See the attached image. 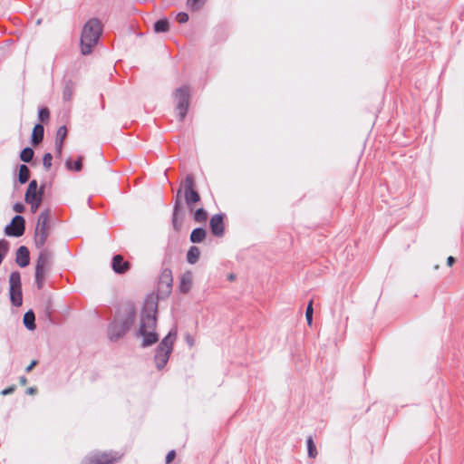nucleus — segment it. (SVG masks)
<instances>
[{
    "mask_svg": "<svg viewBox=\"0 0 464 464\" xmlns=\"http://www.w3.org/2000/svg\"><path fill=\"white\" fill-rule=\"evenodd\" d=\"M102 32V26L99 20L90 19L83 26L81 34V52L83 55L90 54L97 44Z\"/></svg>",
    "mask_w": 464,
    "mask_h": 464,
    "instance_id": "nucleus-1",
    "label": "nucleus"
},
{
    "mask_svg": "<svg viewBox=\"0 0 464 464\" xmlns=\"http://www.w3.org/2000/svg\"><path fill=\"white\" fill-rule=\"evenodd\" d=\"M123 457V453L116 450H92L89 452L80 464H115Z\"/></svg>",
    "mask_w": 464,
    "mask_h": 464,
    "instance_id": "nucleus-2",
    "label": "nucleus"
},
{
    "mask_svg": "<svg viewBox=\"0 0 464 464\" xmlns=\"http://www.w3.org/2000/svg\"><path fill=\"white\" fill-rule=\"evenodd\" d=\"M156 327L155 314H142L140 321V333L143 336V346L155 343L158 341V335L154 332Z\"/></svg>",
    "mask_w": 464,
    "mask_h": 464,
    "instance_id": "nucleus-3",
    "label": "nucleus"
},
{
    "mask_svg": "<svg viewBox=\"0 0 464 464\" xmlns=\"http://www.w3.org/2000/svg\"><path fill=\"white\" fill-rule=\"evenodd\" d=\"M176 338V334L171 332L160 342L155 355V362L159 369L163 368L169 358L172 352L173 343Z\"/></svg>",
    "mask_w": 464,
    "mask_h": 464,
    "instance_id": "nucleus-4",
    "label": "nucleus"
},
{
    "mask_svg": "<svg viewBox=\"0 0 464 464\" xmlns=\"http://www.w3.org/2000/svg\"><path fill=\"white\" fill-rule=\"evenodd\" d=\"M9 293L12 304L14 306H21L23 303L22 285L20 273L15 271L9 277Z\"/></svg>",
    "mask_w": 464,
    "mask_h": 464,
    "instance_id": "nucleus-5",
    "label": "nucleus"
},
{
    "mask_svg": "<svg viewBox=\"0 0 464 464\" xmlns=\"http://www.w3.org/2000/svg\"><path fill=\"white\" fill-rule=\"evenodd\" d=\"M175 97L178 101V104L176 110L178 111L179 121H183L188 108L189 102V90L188 87L184 86L179 88L175 92Z\"/></svg>",
    "mask_w": 464,
    "mask_h": 464,
    "instance_id": "nucleus-6",
    "label": "nucleus"
},
{
    "mask_svg": "<svg viewBox=\"0 0 464 464\" xmlns=\"http://www.w3.org/2000/svg\"><path fill=\"white\" fill-rule=\"evenodd\" d=\"M184 198L189 210L194 211V204L200 200V196L195 190L194 179L190 176H188L185 180Z\"/></svg>",
    "mask_w": 464,
    "mask_h": 464,
    "instance_id": "nucleus-7",
    "label": "nucleus"
},
{
    "mask_svg": "<svg viewBox=\"0 0 464 464\" xmlns=\"http://www.w3.org/2000/svg\"><path fill=\"white\" fill-rule=\"evenodd\" d=\"M44 186H41L38 188V184L35 179H33L25 191L24 201L32 202V201H42L44 196Z\"/></svg>",
    "mask_w": 464,
    "mask_h": 464,
    "instance_id": "nucleus-8",
    "label": "nucleus"
},
{
    "mask_svg": "<svg viewBox=\"0 0 464 464\" xmlns=\"http://www.w3.org/2000/svg\"><path fill=\"white\" fill-rule=\"evenodd\" d=\"M24 218L22 216H15L10 225L5 228L7 236L21 237L24 233Z\"/></svg>",
    "mask_w": 464,
    "mask_h": 464,
    "instance_id": "nucleus-9",
    "label": "nucleus"
},
{
    "mask_svg": "<svg viewBox=\"0 0 464 464\" xmlns=\"http://www.w3.org/2000/svg\"><path fill=\"white\" fill-rule=\"evenodd\" d=\"M209 226L213 235L216 237H222L225 232L224 216L222 214H216L212 216Z\"/></svg>",
    "mask_w": 464,
    "mask_h": 464,
    "instance_id": "nucleus-10",
    "label": "nucleus"
},
{
    "mask_svg": "<svg viewBox=\"0 0 464 464\" xmlns=\"http://www.w3.org/2000/svg\"><path fill=\"white\" fill-rule=\"evenodd\" d=\"M130 263L124 261L121 255H116L112 257L111 268L116 274H125L130 270Z\"/></svg>",
    "mask_w": 464,
    "mask_h": 464,
    "instance_id": "nucleus-11",
    "label": "nucleus"
},
{
    "mask_svg": "<svg viewBox=\"0 0 464 464\" xmlns=\"http://www.w3.org/2000/svg\"><path fill=\"white\" fill-rule=\"evenodd\" d=\"M172 272L169 268H165L159 278V287L166 293H169L172 286Z\"/></svg>",
    "mask_w": 464,
    "mask_h": 464,
    "instance_id": "nucleus-12",
    "label": "nucleus"
},
{
    "mask_svg": "<svg viewBox=\"0 0 464 464\" xmlns=\"http://www.w3.org/2000/svg\"><path fill=\"white\" fill-rule=\"evenodd\" d=\"M17 265L21 267H25L29 265L30 256L29 250L26 246H21L16 251V259Z\"/></svg>",
    "mask_w": 464,
    "mask_h": 464,
    "instance_id": "nucleus-13",
    "label": "nucleus"
},
{
    "mask_svg": "<svg viewBox=\"0 0 464 464\" xmlns=\"http://www.w3.org/2000/svg\"><path fill=\"white\" fill-rule=\"evenodd\" d=\"M51 260V254L46 249L42 248L36 261L35 269L47 270Z\"/></svg>",
    "mask_w": 464,
    "mask_h": 464,
    "instance_id": "nucleus-14",
    "label": "nucleus"
},
{
    "mask_svg": "<svg viewBox=\"0 0 464 464\" xmlns=\"http://www.w3.org/2000/svg\"><path fill=\"white\" fill-rule=\"evenodd\" d=\"M49 236V230L46 229H36L34 233V244L37 248L42 249L45 245Z\"/></svg>",
    "mask_w": 464,
    "mask_h": 464,
    "instance_id": "nucleus-15",
    "label": "nucleus"
},
{
    "mask_svg": "<svg viewBox=\"0 0 464 464\" xmlns=\"http://www.w3.org/2000/svg\"><path fill=\"white\" fill-rule=\"evenodd\" d=\"M66 135H67V129L65 126H61L56 131L55 146H56V150H57L58 154L62 153L63 143L64 139L66 138Z\"/></svg>",
    "mask_w": 464,
    "mask_h": 464,
    "instance_id": "nucleus-16",
    "label": "nucleus"
},
{
    "mask_svg": "<svg viewBox=\"0 0 464 464\" xmlns=\"http://www.w3.org/2000/svg\"><path fill=\"white\" fill-rule=\"evenodd\" d=\"M49 222H50V211L44 210L40 213L36 224V229H46L49 230Z\"/></svg>",
    "mask_w": 464,
    "mask_h": 464,
    "instance_id": "nucleus-17",
    "label": "nucleus"
},
{
    "mask_svg": "<svg viewBox=\"0 0 464 464\" xmlns=\"http://www.w3.org/2000/svg\"><path fill=\"white\" fill-rule=\"evenodd\" d=\"M192 284V274L191 272H187L182 275L180 279L179 288L183 293H188L190 290Z\"/></svg>",
    "mask_w": 464,
    "mask_h": 464,
    "instance_id": "nucleus-18",
    "label": "nucleus"
},
{
    "mask_svg": "<svg viewBox=\"0 0 464 464\" xmlns=\"http://www.w3.org/2000/svg\"><path fill=\"white\" fill-rule=\"evenodd\" d=\"M181 190L179 189L177 194V200L173 211L172 224L175 230L179 231L181 227V221L179 220V196Z\"/></svg>",
    "mask_w": 464,
    "mask_h": 464,
    "instance_id": "nucleus-19",
    "label": "nucleus"
},
{
    "mask_svg": "<svg viewBox=\"0 0 464 464\" xmlns=\"http://www.w3.org/2000/svg\"><path fill=\"white\" fill-rule=\"evenodd\" d=\"M74 89V82L71 80H65L64 81V86L63 90V98L64 101H70Z\"/></svg>",
    "mask_w": 464,
    "mask_h": 464,
    "instance_id": "nucleus-20",
    "label": "nucleus"
},
{
    "mask_svg": "<svg viewBox=\"0 0 464 464\" xmlns=\"http://www.w3.org/2000/svg\"><path fill=\"white\" fill-rule=\"evenodd\" d=\"M44 138V127L41 124H36L32 133V142L38 144L43 140Z\"/></svg>",
    "mask_w": 464,
    "mask_h": 464,
    "instance_id": "nucleus-21",
    "label": "nucleus"
},
{
    "mask_svg": "<svg viewBox=\"0 0 464 464\" xmlns=\"http://www.w3.org/2000/svg\"><path fill=\"white\" fill-rule=\"evenodd\" d=\"M206 230L203 228H195L190 234V241L193 243H200L206 237Z\"/></svg>",
    "mask_w": 464,
    "mask_h": 464,
    "instance_id": "nucleus-22",
    "label": "nucleus"
},
{
    "mask_svg": "<svg viewBox=\"0 0 464 464\" xmlns=\"http://www.w3.org/2000/svg\"><path fill=\"white\" fill-rule=\"evenodd\" d=\"M306 449H307V455L310 459H314L317 456V450L316 445L313 440L312 436H308L306 438Z\"/></svg>",
    "mask_w": 464,
    "mask_h": 464,
    "instance_id": "nucleus-23",
    "label": "nucleus"
},
{
    "mask_svg": "<svg viewBox=\"0 0 464 464\" xmlns=\"http://www.w3.org/2000/svg\"><path fill=\"white\" fill-rule=\"evenodd\" d=\"M35 316L33 311H28L24 315V324L29 330L35 329L34 324Z\"/></svg>",
    "mask_w": 464,
    "mask_h": 464,
    "instance_id": "nucleus-24",
    "label": "nucleus"
},
{
    "mask_svg": "<svg viewBox=\"0 0 464 464\" xmlns=\"http://www.w3.org/2000/svg\"><path fill=\"white\" fill-rule=\"evenodd\" d=\"M200 256V251L197 246H191L187 254V260L189 264H195L198 262Z\"/></svg>",
    "mask_w": 464,
    "mask_h": 464,
    "instance_id": "nucleus-25",
    "label": "nucleus"
},
{
    "mask_svg": "<svg viewBox=\"0 0 464 464\" xmlns=\"http://www.w3.org/2000/svg\"><path fill=\"white\" fill-rule=\"evenodd\" d=\"M83 157L80 156L73 163L71 160H66V167L69 170L81 171L82 169Z\"/></svg>",
    "mask_w": 464,
    "mask_h": 464,
    "instance_id": "nucleus-26",
    "label": "nucleus"
},
{
    "mask_svg": "<svg viewBox=\"0 0 464 464\" xmlns=\"http://www.w3.org/2000/svg\"><path fill=\"white\" fill-rule=\"evenodd\" d=\"M169 29V23L168 19H160V20H158L154 24V31L156 33L168 32Z\"/></svg>",
    "mask_w": 464,
    "mask_h": 464,
    "instance_id": "nucleus-27",
    "label": "nucleus"
},
{
    "mask_svg": "<svg viewBox=\"0 0 464 464\" xmlns=\"http://www.w3.org/2000/svg\"><path fill=\"white\" fill-rule=\"evenodd\" d=\"M30 178V170L26 165H21L19 168V182L22 184L26 183Z\"/></svg>",
    "mask_w": 464,
    "mask_h": 464,
    "instance_id": "nucleus-28",
    "label": "nucleus"
},
{
    "mask_svg": "<svg viewBox=\"0 0 464 464\" xmlns=\"http://www.w3.org/2000/svg\"><path fill=\"white\" fill-rule=\"evenodd\" d=\"M208 219V213L202 208L194 211V220L198 223H204Z\"/></svg>",
    "mask_w": 464,
    "mask_h": 464,
    "instance_id": "nucleus-29",
    "label": "nucleus"
},
{
    "mask_svg": "<svg viewBox=\"0 0 464 464\" xmlns=\"http://www.w3.org/2000/svg\"><path fill=\"white\" fill-rule=\"evenodd\" d=\"M207 0H187V6L193 12L198 11Z\"/></svg>",
    "mask_w": 464,
    "mask_h": 464,
    "instance_id": "nucleus-30",
    "label": "nucleus"
},
{
    "mask_svg": "<svg viewBox=\"0 0 464 464\" xmlns=\"http://www.w3.org/2000/svg\"><path fill=\"white\" fill-rule=\"evenodd\" d=\"M47 270L35 269V282L39 289L43 288Z\"/></svg>",
    "mask_w": 464,
    "mask_h": 464,
    "instance_id": "nucleus-31",
    "label": "nucleus"
},
{
    "mask_svg": "<svg viewBox=\"0 0 464 464\" xmlns=\"http://www.w3.org/2000/svg\"><path fill=\"white\" fill-rule=\"evenodd\" d=\"M124 334V329L121 327L120 331H117L116 325H111L109 329V337L111 340H117L119 337L122 336Z\"/></svg>",
    "mask_w": 464,
    "mask_h": 464,
    "instance_id": "nucleus-32",
    "label": "nucleus"
},
{
    "mask_svg": "<svg viewBox=\"0 0 464 464\" xmlns=\"http://www.w3.org/2000/svg\"><path fill=\"white\" fill-rule=\"evenodd\" d=\"M34 157V150L31 148H25L21 151L20 159L24 162H30Z\"/></svg>",
    "mask_w": 464,
    "mask_h": 464,
    "instance_id": "nucleus-33",
    "label": "nucleus"
},
{
    "mask_svg": "<svg viewBox=\"0 0 464 464\" xmlns=\"http://www.w3.org/2000/svg\"><path fill=\"white\" fill-rule=\"evenodd\" d=\"M313 303H314L313 300L309 301L307 307H306V311H305V318H306L308 325H312V323H313V313H314Z\"/></svg>",
    "mask_w": 464,
    "mask_h": 464,
    "instance_id": "nucleus-34",
    "label": "nucleus"
},
{
    "mask_svg": "<svg viewBox=\"0 0 464 464\" xmlns=\"http://www.w3.org/2000/svg\"><path fill=\"white\" fill-rule=\"evenodd\" d=\"M39 120L43 122L49 120L50 117V111L47 108H42L39 111Z\"/></svg>",
    "mask_w": 464,
    "mask_h": 464,
    "instance_id": "nucleus-35",
    "label": "nucleus"
},
{
    "mask_svg": "<svg viewBox=\"0 0 464 464\" xmlns=\"http://www.w3.org/2000/svg\"><path fill=\"white\" fill-rule=\"evenodd\" d=\"M53 156L51 153H45L43 159V164L45 169H49L52 166Z\"/></svg>",
    "mask_w": 464,
    "mask_h": 464,
    "instance_id": "nucleus-36",
    "label": "nucleus"
},
{
    "mask_svg": "<svg viewBox=\"0 0 464 464\" xmlns=\"http://www.w3.org/2000/svg\"><path fill=\"white\" fill-rule=\"evenodd\" d=\"M177 457V452L175 450H170L165 456V463L170 464Z\"/></svg>",
    "mask_w": 464,
    "mask_h": 464,
    "instance_id": "nucleus-37",
    "label": "nucleus"
},
{
    "mask_svg": "<svg viewBox=\"0 0 464 464\" xmlns=\"http://www.w3.org/2000/svg\"><path fill=\"white\" fill-rule=\"evenodd\" d=\"M176 20L179 24H184L188 21V14L184 12H180L176 15Z\"/></svg>",
    "mask_w": 464,
    "mask_h": 464,
    "instance_id": "nucleus-38",
    "label": "nucleus"
},
{
    "mask_svg": "<svg viewBox=\"0 0 464 464\" xmlns=\"http://www.w3.org/2000/svg\"><path fill=\"white\" fill-rule=\"evenodd\" d=\"M16 389V386L15 385H10L5 389H3L0 392V394L2 396H6V395H9V394H12Z\"/></svg>",
    "mask_w": 464,
    "mask_h": 464,
    "instance_id": "nucleus-39",
    "label": "nucleus"
},
{
    "mask_svg": "<svg viewBox=\"0 0 464 464\" xmlns=\"http://www.w3.org/2000/svg\"><path fill=\"white\" fill-rule=\"evenodd\" d=\"M28 205H30V210L32 213H36L42 201H32V202H26Z\"/></svg>",
    "mask_w": 464,
    "mask_h": 464,
    "instance_id": "nucleus-40",
    "label": "nucleus"
},
{
    "mask_svg": "<svg viewBox=\"0 0 464 464\" xmlns=\"http://www.w3.org/2000/svg\"><path fill=\"white\" fill-rule=\"evenodd\" d=\"M13 209L17 213H22L24 210V207L21 203H16L14 205Z\"/></svg>",
    "mask_w": 464,
    "mask_h": 464,
    "instance_id": "nucleus-41",
    "label": "nucleus"
},
{
    "mask_svg": "<svg viewBox=\"0 0 464 464\" xmlns=\"http://www.w3.org/2000/svg\"><path fill=\"white\" fill-rule=\"evenodd\" d=\"M37 392V388L33 386V387H28L25 391V393L28 394V395H34Z\"/></svg>",
    "mask_w": 464,
    "mask_h": 464,
    "instance_id": "nucleus-42",
    "label": "nucleus"
},
{
    "mask_svg": "<svg viewBox=\"0 0 464 464\" xmlns=\"http://www.w3.org/2000/svg\"><path fill=\"white\" fill-rule=\"evenodd\" d=\"M455 261H456V260H455V258H454L453 256H449V257L447 258V265H448L449 266H452L454 265Z\"/></svg>",
    "mask_w": 464,
    "mask_h": 464,
    "instance_id": "nucleus-43",
    "label": "nucleus"
},
{
    "mask_svg": "<svg viewBox=\"0 0 464 464\" xmlns=\"http://www.w3.org/2000/svg\"><path fill=\"white\" fill-rule=\"evenodd\" d=\"M37 363L36 361H33L29 366L26 367V372H28Z\"/></svg>",
    "mask_w": 464,
    "mask_h": 464,
    "instance_id": "nucleus-44",
    "label": "nucleus"
},
{
    "mask_svg": "<svg viewBox=\"0 0 464 464\" xmlns=\"http://www.w3.org/2000/svg\"><path fill=\"white\" fill-rule=\"evenodd\" d=\"M22 385H25L27 382V379H19Z\"/></svg>",
    "mask_w": 464,
    "mask_h": 464,
    "instance_id": "nucleus-45",
    "label": "nucleus"
}]
</instances>
